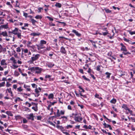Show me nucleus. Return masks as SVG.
I'll list each match as a JSON object with an SVG mask.
<instances>
[{
    "mask_svg": "<svg viewBox=\"0 0 135 135\" xmlns=\"http://www.w3.org/2000/svg\"><path fill=\"white\" fill-rule=\"evenodd\" d=\"M40 57V54H33L31 57L30 61L31 63H33L34 61L38 60Z\"/></svg>",
    "mask_w": 135,
    "mask_h": 135,
    "instance_id": "nucleus-1",
    "label": "nucleus"
},
{
    "mask_svg": "<svg viewBox=\"0 0 135 135\" xmlns=\"http://www.w3.org/2000/svg\"><path fill=\"white\" fill-rule=\"evenodd\" d=\"M120 45L122 47L121 48L120 50L121 51H123L122 53L124 55H126L127 54L130 55L131 53L128 51H127V49L126 47L124 46L123 44L121 43L120 44Z\"/></svg>",
    "mask_w": 135,
    "mask_h": 135,
    "instance_id": "nucleus-2",
    "label": "nucleus"
},
{
    "mask_svg": "<svg viewBox=\"0 0 135 135\" xmlns=\"http://www.w3.org/2000/svg\"><path fill=\"white\" fill-rule=\"evenodd\" d=\"M81 114H79L78 116L74 117V119L76 121L79 122L82 120L83 118L81 117Z\"/></svg>",
    "mask_w": 135,
    "mask_h": 135,
    "instance_id": "nucleus-3",
    "label": "nucleus"
},
{
    "mask_svg": "<svg viewBox=\"0 0 135 135\" xmlns=\"http://www.w3.org/2000/svg\"><path fill=\"white\" fill-rule=\"evenodd\" d=\"M72 32L74 33L75 35L78 37H81V34L79 33L75 30H72Z\"/></svg>",
    "mask_w": 135,
    "mask_h": 135,
    "instance_id": "nucleus-4",
    "label": "nucleus"
},
{
    "mask_svg": "<svg viewBox=\"0 0 135 135\" xmlns=\"http://www.w3.org/2000/svg\"><path fill=\"white\" fill-rule=\"evenodd\" d=\"M60 52L62 54H66V51L65 48L63 46L61 47L60 50Z\"/></svg>",
    "mask_w": 135,
    "mask_h": 135,
    "instance_id": "nucleus-5",
    "label": "nucleus"
},
{
    "mask_svg": "<svg viewBox=\"0 0 135 135\" xmlns=\"http://www.w3.org/2000/svg\"><path fill=\"white\" fill-rule=\"evenodd\" d=\"M56 127L58 129L60 130L62 132L65 131L64 127L62 126H59L57 125L56 126Z\"/></svg>",
    "mask_w": 135,
    "mask_h": 135,
    "instance_id": "nucleus-6",
    "label": "nucleus"
},
{
    "mask_svg": "<svg viewBox=\"0 0 135 135\" xmlns=\"http://www.w3.org/2000/svg\"><path fill=\"white\" fill-rule=\"evenodd\" d=\"M46 64V66L49 68H51L54 65V64L52 62H47Z\"/></svg>",
    "mask_w": 135,
    "mask_h": 135,
    "instance_id": "nucleus-7",
    "label": "nucleus"
},
{
    "mask_svg": "<svg viewBox=\"0 0 135 135\" xmlns=\"http://www.w3.org/2000/svg\"><path fill=\"white\" fill-rule=\"evenodd\" d=\"M6 60L4 59H3L2 60L1 62V64L2 66L5 65L6 66L4 67V68H5L7 67L6 65L7 64L6 62Z\"/></svg>",
    "mask_w": 135,
    "mask_h": 135,
    "instance_id": "nucleus-8",
    "label": "nucleus"
},
{
    "mask_svg": "<svg viewBox=\"0 0 135 135\" xmlns=\"http://www.w3.org/2000/svg\"><path fill=\"white\" fill-rule=\"evenodd\" d=\"M18 28H15V29L12 30V33L15 35H16L18 33Z\"/></svg>",
    "mask_w": 135,
    "mask_h": 135,
    "instance_id": "nucleus-9",
    "label": "nucleus"
},
{
    "mask_svg": "<svg viewBox=\"0 0 135 135\" xmlns=\"http://www.w3.org/2000/svg\"><path fill=\"white\" fill-rule=\"evenodd\" d=\"M41 35V33H40L37 32V33H35L33 32L31 33L30 34V35L31 36H39L40 35Z\"/></svg>",
    "mask_w": 135,
    "mask_h": 135,
    "instance_id": "nucleus-10",
    "label": "nucleus"
},
{
    "mask_svg": "<svg viewBox=\"0 0 135 135\" xmlns=\"http://www.w3.org/2000/svg\"><path fill=\"white\" fill-rule=\"evenodd\" d=\"M23 87L24 88L26 89V90L28 91H30L31 89L30 88V86L29 85H27L26 84H24Z\"/></svg>",
    "mask_w": 135,
    "mask_h": 135,
    "instance_id": "nucleus-11",
    "label": "nucleus"
},
{
    "mask_svg": "<svg viewBox=\"0 0 135 135\" xmlns=\"http://www.w3.org/2000/svg\"><path fill=\"white\" fill-rule=\"evenodd\" d=\"M6 51V49L2 47L1 45L0 44V53L3 51Z\"/></svg>",
    "mask_w": 135,
    "mask_h": 135,
    "instance_id": "nucleus-12",
    "label": "nucleus"
},
{
    "mask_svg": "<svg viewBox=\"0 0 135 135\" xmlns=\"http://www.w3.org/2000/svg\"><path fill=\"white\" fill-rule=\"evenodd\" d=\"M1 28H4L5 29H7L8 28V23L4 25H1Z\"/></svg>",
    "mask_w": 135,
    "mask_h": 135,
    "instance_id": "nucleus-13",
    "label": "nucleus"
},
{
    "mask_svg": "<svg viewBox=\"0 0 135 135\" xmlns=\"http://www.w3.org/2000/svg\"><path fill=\"white\" fill-rule=\"evenodd\" d=\"M46 42L44 40H41L40 41V46H43L44 44H46Z\"/></svg>",
    "mask_w": 135,
    "mask_h": 135,
    "instance_id": "nucleus-14",
    "label": "nucleus"
},
{
    "mask_svg": "<svg viewBox=\"0 0 135 135\" xmlns=\"http://www.w3.org/2000/svg\"><path fill=\"white\" fill-rule=\"evenodd\" d=\"M29 116H30V117L28 118L29 119H31L32 120H34V116L33 115V113L30 114L29 115Z\"/></svg>",
    "mask_w": 135,
    "mask_h": 135,
    "instance_id": "nucleus-15",
    "label": "nucleus"
},
{
    "mask_svg": "<svg viewBox=\"0 0 135 135\" xmlns=\"http://www.w3.org/2000/svg\"><path fill=\"white\" fill-rule=\"evenodd\" d=\"M122 108H124L126 110H127L128 109H129L126 104H123L122 105Z\"/></svg>",
    "mask_w": 135,
    "mask_h": 135,
    "instance_id": "nucleus-16",
    "label": "nucleus"
},
{
    "mask_svg": "<svg viewBox=\"0 0 135 135\" xmlns=\"http://www.w3.org/2000/svg\"><path fill=\"white\" fill-rule=\"evenodd\" d=\"M51 76L49 75H46L45 76V78H49L50 80H52L53 81L54 80V78H51Z\"/></svg>",
    "mask_w": 135,
    "mask_h": 135,
    "instance_id": "nucleus-17",
    "label": "nucleus"
},
{
    "mask_svg": "<svg viewBox=\"0 0 135 135\" xmlns=\"http://www.w3.org/2000/svg\"><path fill=\"white\" fill-rule=\"evenodd\" d=\"M1 35H2L3 36H8L7 33L6 31L2 32L1 34Z\"/></svg>",
    "mask_w": 135,
    "mask_h": 135,
    "instance_id": "nucleus-18",
    "label": "nucleus"
},
{
    "mask_svg": "<svg viewBox=\"0 0 135 135\" xmlns=\"http://www.w3.org/2000/svg\"><path fill=\"white\" fill-rule=\"evenodd\" d=\"M55 6L56 7L60 8L61 7V4L60 3H56L55 5Z\"/></svg>",
    "mask_w": 135,
    "mask_h": 135,
    "instance_id": "nucleus-19",
    "label": "nucleus"
},
{
    "mask_svg": "<svg viewBox=\"0 0 135 135\" xmlns=\"http://www.w3.org/2000/svg\"><path fill=\"white\" fill-rule=\"evenodd\" d=\"M61 115L60 110L57 109V112H56V115L55 116L56 117H59Z\"/></svg>",
    "mask_w": 135,
    "mask_h": 135,
    "instance_id": "nucleus-20",
    "label": "nucleus"
},
{
    "mask_svg": "<svg viewBox=\"0 0 135 135\" xmlns=\"http://www.w3.org/2000/svg\"><path fill=\"white\" fill-rule=\"evenodd\" d=\"M90 42L92 44L93 46L95 48H96L97 47L96 46V45L95 44V42L93 41L92 40H89Z\"/></svg>",
    "mask_w": 135,
    "mask_h": 135,
    "instance_id": "nucleus-21",
    "label": "nucleus"
},
{
    "mask_svg": "<svg viewBox=\"0 0 135 135\" xmlns=\"http://www.w3.org/2000/svg\"><path fill=\"white\" fill-rule=\"evenodd\" d=\"M35 107H32V109L34 110V111L35 112H37L38 111V108H37V105L36 104V105L35 106Z\"/></svg>",
    "mask_w": 135,
    "mask_h": 135,
    "instance_id": "nucleus-22",
    "label": "nucleus"
},
{
    "mask_svg": "<svg viewBox=\"0 0 135 135\" xmlns=\"http://www.w3.org/2000/svg\"><path fill=\"white\" fill-rule=\"evenodd\" d=\"M54 98V95L52 93L50 94L48 96V98L49 99H53Z\"/></svg>",
    "mask_w": 135,
    "mask_h": 135,
    "instance_id": "nucleus-23",
    "label": "nucleus"
},
{
    "mask_svg": "<svg viewBox=\"0 0 135 135\" xmlns=\"http://www.w3.org/2000/svg\"><path fill=\"white\" fill-rule=\"evenodd\" d=\"M6 113L8 115L10 116H13V114L10 111H7L6 112Z\"/></svg>",
    "mask_w": 135,
    "mask_h": 135,
    "instance_id": "nucleus-24",
    "label": "nucleus"
},
{
    "mask_svg": "<svg viewBox=\"0 0 135 135\" xmlns=\"http://www.w3.org/2000/svg\"><path fill=\"white\" fill-rule=\"evenodd\" d=\"M105 74L107 75L106 76L107 78L109 79L110 77V75L111 74L109 72H107L105 73Z\"/></svg>",
    "mask_w": 135,
    "mask_h": 135,
    "instance_id": "nucleus-25",
    "label": "nucleus"
},
{
    "mask_svg": "<svg viewBox=\"0 0 135 135\" xmlns=\"http://www.w3.org/2000/svg\"><path fill=\"white\" fill-rule=\"evenodd\" d=\"M35 70H38V71H36V73H38L41 72V70H40V68L39 67H35Z\"/></svg>",
    "mask_w": 135,
    "mask_h": 135,
    "instance_id": "nucleus-26",
    "label": "nucleus"
},
{
    "mask_svg": "<svg viewBox=\"0 0 135 135\" xmlns=\"http://www.w3.org/2000/svg\"><path fill=\"white\" fill-rule=\"evenodd\" d=\"M7 90L8 91V92L11 94V96L13 95V93L11 89L10 88L8 89H7Z\"/></svg>",
    "mask_w": 135,
    "mask_h": 135,
    "instance_id": "nucleus-27",
    "label": "nucleus"
},
{
    "mask_svg": "<svg viewBox=\"0 0 135 135\" xmlns=\"http://www.w3.org/2000/svg\"><path fill=\"white\" fill-rule=\"evenodd\" d=\"M116 100L114 98H113L110 101V102L112 103L115 104L116 102Z\"/></svg>",
    "mask_w": 135,
    "mask_h": 135,
    "instance_id": "nucleus-28",
    "label": "nucleus"
},
{
    "mask_svg": "<svg viewBox=\"0 0 135 135\" xmlns=\"http://www.w3.org/2000/svg\"><path fill=\"white\" fill-rule=\"evenodd\" d=\"M31 21L32 25H35V23L37 22V21L33 19H31Z\"/></svg>",
    "mask_w": 135,
    "mask_h": 135,
    "instance_id": "nucleus-29",
    "label": "nucleus"
},
{
    "mask_svg": "<svg viewBox=\"0 0 135 135\" xmlns=\"http://www.w3.org/2000/svg\"><path fill=\"white\" fill-rule=\"evenodd\" d=\"M35 18L37 19H41L42 18V17L41 15H38L36 16Z\"/></svg>",
    "mask_w": 135,
    "mask_h": 135,
    "instance_id": "nucleus-30",
    "label": "nucleus"
},
{
    "mask_svg": "<svg viewBox=\"0 0 135 135\" xmlns=\"http://www.w3.org/2000/svg\"><path fill=\"white\" fill-rule=\"evenodd\" d=\"M102 67L101 65H98L97 66L96 70L97 71H100V67Z\"/></svg>",
    "mask_w": 135,
    "mask_h": 135,
    "instance_id": "nucleus-31",
    "label": "nucleus"
},
{
    "mask_svg": "<svg viewBox=\"0 0 135 135\" xmlns=\"http://www.w3.org/2000/svg\"><path fill=\"white\" fill-rule=\"evenodd\" d=\"M14 75L15 76H18L20 75V74L17 71H15L14 72Z\"/></svg>",
    "mask_w": 135,
    "mask_h": 135,
    "instance_id": "nucleus-32",
    "label": "nucleus"
},
{
    "mask_svg": "<svg viewBox=\"0 0 135 135\" xmlns=\"http://www.w3.org/2000/svg\"><path fill=\"white\" fill-rule=\"evenodd\" d=\"M15 117L16 119L17 120L21 119L22 118L19 115H16L15 116Z\"/></svg>",
    "mask_w": 135,
    "mask_h": 135,
    "instance_id": "nucleus-33",
    "label": "nucleus"
},
{
    "mask_svg": "<svg viewBox=\"0 0 135 135\" xmlns=\"http://www.w3.org/2000/svg\"><path fill=\"white\" fill-rule=\"evenodd\" d=\"M103 124L104 126L105 127L107 128H109L110 125L109 124H107L105 123L104 122V123H103Z\"/></svg>",
    "mask_w": 135,
    "mask_h": 135,
    "instance_id": "nucleus-34",
    "label": "nucleus"
},
{
    "mask_svg": "<svg viewBox=\"0 0 135 135\" xmlns=\"http://www.w3.org/2000/svg\"><path fill=\"white\" fill-rule=\"evenodd\" d=\"M16 35H17V36L18 37V38H19L21 39V33L20 32H18L17 34Z\"/></svg>",
    "mask_w": 135,
    "mask_h": 135,
    "instance_id": "nucleus-35",
    "label": "nucleus"
},
{
    "mask_svg": "<svg viewBox=\"0 0 135 135\" xmlns=\"http://www.w3.org/2000/svg\"><path fill=\"white\" fill-rule=\"evenodd\" d=\"M18 100L22 101L23 100L22 99H21L20 98L18 97H17L16 98V99H15V102H17Z\"/></svg>",
    "mask_w": 135,
    "mask_h": 135,
    "instance_id": "nucleus-36",
    "label": "nucleus"
},
{
    "mask_svg": "<svg viewBox=\"0 0 135 135\" xmlns=\"http://www.w3.org/2000/svg\"><path fill=\"white\" fill-rule=\"evenodd\" d=\"M82 77L85 80L87 81H90V80L88 78H86L85 75H83Z\"/></svg>",
    "mask_w": 135,
    "mask_h": 135,
    "instance_id": "nucleus-37",
    "label": "nucleus"
},
{
    "mask_svg": "<svg viewBox=\"0 0 135 135\" xmlns=\"http://www.w3.org/2000/svg\"><path fill=\"white\" fill-rule=\"evenodd\" d=\"M104 10L105 12L107 13H109L111 12V11L109 10L108 9L105 8L104 9Z\"/></svg>",
    "mask_w": 135,
    "mask_h": 135,
    "instance_id": "nucleus-38",
    "label": "nucleus"
},
{
    "mask_svg": "<svg viewBox=\"0 0 135 135\" xmlns=\"http://www.w3.org/2000/svg\"><path fill=\"white\" fill-rule=\"evenodd\" d=\"M5 84V83L4 82H2L1 83H0V87L4 86Z\"/></svg>",
    "mask_w": 135,
    "mask_h": 135,
    "instance_id": "nucleus-39",
    "label": "nucleus"
},
{
    "mask_svg": "<svg viewBox=\"0 0 135 135\" xmlns=\"http://www.w3.org/2000/svg\"><path fill=\"white\" fill-rule=\"evenodd\" d=\"M102 34L104 36H106L108 34V32L107 31L105 32H102Z\"/></svg>",
    "mask_w": 135,
    "mask_h": 135,
    "instance_id": "nucleus-40",
    "label": "nucleus"
},
{
    "mask_svg": "<svg viewBox=\"0 0 135 135\" xmlns=\"http://www.w3.org/2000/svg\"><path fill=\"white\" fill-rule=\"evenodd\" d=\"M91 105L94 107H95L97 106L99 107L100 106L99 105H98L96 103H93L91 104Z\"/></svg>",
    "mask_w": 135,
    "mask_h": 135,
    "instance_id": "nucleus-41",
    "label": "nucleus"
},
{
    "mask_svg": "<svg viewBox=\"0 0 135 135\" xmlns=\"http://www.w3.org/2000/svg\"><path fill=\"white\" fill-rule=\"evenodd\" d=\"M26 105H27V104H28V107H30L31 106V103H29L28 102H26L25 103Z\"/></svg>",
    "mask_w": 135,
    "mask_h": 135,
    "instance_id": "nucleus-42",
    "label": "nucleus"
},
{
    "mask_svg": "<svg viewBox=\"0 0 135 135\" xmlns=\"http://www.w3.org/2000/svg\"><path fill=\"white\" fill-rule=\"evenodd\" d=\"M60 113L61 115H63L64 114L65 111L64 110H61L60 111Z\"/></svg>",
    "mask_w": 135,
    "mask_h": 135,
    "instance_id": "nucleus-43",
    "label": "nucleus"
},
{
    "mask_svg": "<svg viewBox=\"0 0 135 135\" xmlns=\"http://www.w3.org/2000/svg\"><path fill=\"white\" fill-rule=\"evenodd\" d=\"M135 73V72L133 71V73L132 72H130V74L131 75V78H132L133 77V74Z\"/></svg>",
    "mask_w": 135,
    "mask_h": 135,
    "instance_id": "nucleus-44",
    "label": "nucleus"
},
{
    "mask_svg": "<svg viewBox=\"0 0 135 135\" xmlns=\"http://www.w3.org/2000/svg\"><path fill=\"white\" fill-rule=\"evenodd\" d=\"M23 90L21 88V87L20 86L19 88H17V90L19 92L21 91H22Z\"/></svg>",
    "mask_w": 135,
    "mask_h": 135,
    "instance_id": "nucleus-45",
    "label": "nucleus"
},
{
    "mask_svg": "<svg viewBox=\"0 0 135 135\" xmlns=\"http://www.w3.org/2000/svg\"><path fill=\"white\" fill-rule=\"evenodd\" d=\"M59 38H64V39H66V40H69V41H70L71 40L70 39H69V38H65V37H63V36H59Z\"/></svg>",
    "mask_w": 135,
    "mask_h": 135,
    "instance_id": "nucleus-46",
    "label": "nucleus"
},
{
    "mask_svg": "<svg viewBox=\"0 0 135 135\" xmlns=\"http://www.w3.org/2000/svg\"><path fill=\"white\" fill-rule=\"evenodd\" d=\"M129 32V33L131 35H133L134 34H135V31H128Z\"/></svg>",
    "mask_w": 135,
    "mask_h": 135,
    "instance_id": "nucleus-47",
    "label": "nucleus"
},
{
    "mask_svg": "<svg viewBox=\"0 0 135 135\" xmlns=\"http://www.w3.org/2000/svg\"><path fill=\"white\" fill-rule=\"evenodd\" d=\"M28 70H30L31 71H35V67H32L30 69H29Z\"/></svg>",
    "mask_w": 135,
    "mask_h": 135,
    "instance_id": "nucleus-48",
    "label": "nucleus"
},
{
    "mask_svg": "<svg viewBox=\"0 0 135 135\" xmlns=\"http://www.w3.org/2000/svg\"><path fill=\"white\" fill-rule=\"evenodd\" d=\"M31 85L32 86V87L33 88H37V85H36L35 84H31Z\"/></svg>",
    "mask_w": 135,
    "mask_h": 135,
    "instance_id": "nucleus-49",
    "label": "nucleus"
},
{
    "mask_svg": "<svg viewBox=\"0 0 135 135\" xmlns=\"http://www.w3.org/2000/svg\"><path fill=\"white\" fill-rule=\"evenodd\" d=\"M29 47L33 49H34L36 48L35 45L31 46L30 45H29Z\"/></svg>",
    "mask_w": 135,
    "mask_h": 135,
    "instance_id": "nucleus-50",
    "label": "nucleus"
},
{
    "mask_svg": "<svg viewBox=\"0 0 135 135\" xmlns=\"http://www.w3.org/2000/svg\"><path fill=\"white\" fill-rule=\"evenodd\" d=\"M23 123H27V121L25 118H23Z\"/></svg>",
    "mask_w": 135,
    "mask_h": 135,
    "instance_id": "nucleus-51",
    "label": "nucleus"
},
{
    "mask_svg": "<svg viewBox=\"0 0 135 135\" xmlns=\"http://www.w3.org/2000/svg\"><path fill=\"white\" fill-rule=\"evenodd\" d=\"M48 123H49L50 125H51L53 126H54V127H55V124H53L52 122H51L50 121H48Z\"/></svg>",
    "mask_w": 135,
    "mask_h": 135,
    "instance_id": "nucleus-52",
    "label": "nucleus"
},
{
    "mask_svg": "<svg viewBox=\"0 0 135 135\" xmlns=\"http://www.w3.org/2000/svg\"><path fill=\"white\" fill-rule=\"evenodd\" d=\"M11 85V84L8 83V82H7L6 83V86L7 87H8L10 86Z\"/></svg>",
    "mask_w": 135,
    "mask_h": 135,
    "instance_id": "nucleus-53",
    "label": "nucleus"
},
{
    "mask_svg": "<svg viewBox=\"0 0 135 135\" xmlns=\"http://www.w3.org/2000/svg\"><path fill=\"white\" fill-rule=\"evenodd\" d=\"M47 18L50 21H53L54 20L53 18L49 16H47Z\"/></svg>",
    "mask_w": 135,
    "mask_h": 135,
    "instance_id": "nucleus-54",
    "label": "nucleus"
},
{
    "mask_svg": "<svg viewBox=\"0 0 135 135\" xmlns=\"http://www.w3.org/2000/svg\"><path fill=\"white\" fill-rule=\"evenodd\" d=\"M36 45L37 46V49L38 50H39L40 49H41V47L42 46H40V44H39V45Z\"/></svg>",
    "mask_w": 135,
    "mask_h": 135,
    "instance_id": "nucleus-55",
    "label": "nucleus"
},
{
    "mask_svg": "<svg viewBox=\"0 0 135 135\" xmlns=\"http://www.w3.org/2000/svg\"><path fill=\"white\" fill-rule=\"evenodd\" d=\"M112 52L111 51H110L109 52L108 54V55L109 56H112Z\"/></svg>",
    "mask_w": 135,
    "mask_h": 135,
    "instance_id": "nucleus-56",
    "label": "nucleus"
},
{
    "mask_svg": "<svg viewBox=\"0 0 135 135\" xmlns=\"http://www.w3.org/2000/svg\"><path fill=\"white\" fill-rule=\"evenodd\" d=\"M79 88L81 90H82V92H84L85 91L83 89V88L80 86H79Z\"/></svg>",
    "mask_w": 135,
    "mask_h": 135,
    "instance_id": "nucleus-57",
    "label": "nucleus"
},
{
    "mask_svg": "<svg viewBox=\"0 0 135 135\" xmlns=\"http://www.w3.org/2000/svg\"><path fill=\"white\" fill-rule=\"evenodd\" d=\"M6 116L5 115L2 114L1 115V117L2 118H5L6 117Z\"/></svg>",
    "mask_w": 135,
    "mask_h": 135,
    "instance_id": "nucleus-58",
    "label": "nucleus"
},
{
    "mask_svg": "<svg viewBox=\"0 0 135 135\" xmlns=\"http://www.w3.org/2000/svg\"><path fill=\"white\" fill-rule=\"evenodd\" d=\"M42 117L40 116H37V119L38 120H40L41 119Z\"/></svg>",
    "mask_w": 135,
    "mask_h": 135,
    "instance_id": "nucleus-59",
    "label": "nucleus"
},
{
    "mask_svg": "<svg viewBox=\"0 0 135 135\" xmlns=\"http://www.w3.org/2000/svg\"><path fill=\"white\" fill-rule=\"evenodd\" d=\"M72 127V126H71L70 125H67L66 127V128L67 129H68L69 128H71Z\"/></svg>",
    "mask_w": 135,
    "mask_h": 135,
    "instance_id": "nucleus-60",
    "label": "nucleus"
},
{
    "mask_svg": "<svg viewBox=\"0 0 135 135\" xmlns=\"http://www.w3.org/2000/svg\"><path fill=\"white\" fill-rule=\"evenodd\" d=\"M21 51L20 48V47H18L17 48L16 51L17 52H20Z\"/></svg>",
    "mask_w": 135,
    "mask_h": 135,
    "instance_id": "nucleus-61",
    "label": "nucleus"
},
{
    "mask_svg": "<svg viewBox=\"0 0 135 135\" xmlns=\"http://www.w3.org/2000/svg\"><path fill=\"white\" fill-rule=\"evenodd\" d=\"M24 53H27L28 52V50L27 49H24L23 50Z\"/></svg>",
    "mask_w": 135,
    "mask_h": 135,
    "instance_id": "nucleus-62",
    "label": "nucleus"
},
{
    "mask_svg": "<svg viewBox=\"0 0 135 135\" xmlns=\"http://www.w3.org/2000/svg\"><path fill=\"white\" fill-rule=\"evenodd\" d=\"M9 72V71L8 70H7L4 73V75H6Z\"/></svg>",
    "mask_w": 135,
    "mask_h": 135,
    "instance_id": "nucleus-63",
    "label": "nucleus"
},
{
    "mask_svg": "<svg viewBox=\"0 0 135 135\" xmlns=\"http://www.w3.org/2000/svg\"><path fill=\"white\" fill-rule=\"evenodd\" d=\"M124 40L125 41L128 42H129V41H130V40H129L126 38H124Z\"/></svg>",
    "mask_w": 135,
    "mask_h": 135,
    "instance_id": "nucleus-64",
    "label": "nucleus"
}]
</instances>
